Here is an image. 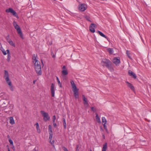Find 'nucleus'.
<instances>
[{
	"label": "nucleus",
	"mask_w": 151,
	"mask_h": 151,
	"mask_svg": "<svg viewBox=\"0 0 151 151\" xmlns=\"http://www.w3.org/2000/svg\"><path fill=\"white\" fill-rule=\"evenodd\" d=\"M37 55L33 54L32 55L33 62L35 61L34 64L36 72L38 76L41 75L42 72L41 70V66L40 62L37 59Z\"/></svg>",
	"instance_id": "nucleus-1"
},
{
	"label": "nucleus",
	"mask_w": 151,
	"mask_h": 151,
	"mask_svg": "<svg viewBox=\"0 0 151 151\" xmlns=\"http://www.w3.org/2000/svg\"><path fill=\"white\" fill-rule=\"evenodd\" d=\"M101 64L103 66H105L111 71L114 70L112 65L111 62L108 59H102L101 62Z\"/></svg>",
	"instance_id": "nucleus-2"
},
{
	"label": "nucleus",
	"mask_w": 151,
	"mask_h": 151,
	"mask_svg": "<svg viewBox=\"0 0 151 151\" xmlns=\"http://www.w3.org/2000/svg\"><path fill=\"white\" fill-rule=\"evenodd\" d=\"M70 83L72 87L73 91L74 92V96L76 98H78L79 97L78 92V89L77 88L76 85L74 83L73 81H71Z\"/></svg>",
	"instance_id": "nucleus-3"
},
{
	"label": "nucleus",
	"mask_w": 151,
	"mask_h": 151,
	"mask_svg": "<svg viewBox=\"0 0 151 151\" xmlns=\"http://www.w3.org/2000/svg\"><path fill=\"white\" fill-rule=\"evenodd\" d=\"M4 78L5 80L8 85L10 86L11 89L12 91L13 90L12 86V82L10 80L8 72L6 70H4Z\"/></svg>",
	"instance_id": "nucleus-4"
},
{
	"label": "nucleus",
	"mask_w": 151,
	"mask_h": 151,
	"mask_svg": "<svg viewBox=\"0 0 151 151\" xmlns=\"http://www.w3.org/2000/svg\"><path fill=\"white\" fill-rule=\"evenodd\" d=\"M13 24L15 29L17 30V32L18 34L22 38L23 34L21 29L19 26L15 21L13 22Z\"/></svg>",
	"instance_id": "nucleus-5"
},
{
	"label": "nucleus",
	"mask_w": 151,
	"mask_h": 151,
	"mask_svg": "<svg viewBox=\"0 0 151 151\" xmlns=\"http://www.w3.org/2000/svg\"><path fill=\"white\" fill-rule=\"evenodd\" d=\"M40 113L43 117V120L44 121L47 122L50 120V117L48 113L45 112V111L42 110L40 111Z\"/></svg>",
	"instance_id": "nucleus-6"
},
{
	"label": "nucleus",
	"mask_w": 151,
	"mask_h": 151,
	"mask_svg": "<svg viewBox=\"0 0 151 151\" xmlns=\"http://www.w3.org/2000/svg\"><path fill=\"white\" fill-rule=\"evenodd\" d=\"M6 12L7 13H11L15 17H16L17 15L16 12L14 11L12 8H11L6 9Z\"/></svg>",
	"instance_id": "nucleus-7"
},
{
	"label": "nucleus",
	"mask_w": 151,
	"mask_h": 151,
	"mask_svg": "<svg viewBox=\"0 0 151 151\" xmlns=\"http://www.w3.org/2000/svg\"><path fill=\"white\" fill-rule=\"evenodd\" d=\"M113 62L116 65H117L120 63V58L115 57L113 59Z\"/></svg>",
	"instance_id": "nucleus-8"
},
{
	"label": "nucleus",
	"mask_w": 151,
	"mask_h": 151,
	"mask_svg": "<svg viewBox=\"0 0 151 151\" xmlns=\"http://www.w3.org/2000/svg\"><path fill=\"white\" fill-rule=\"evenodd\" d=\"M86 8L87 6L85 4H82L79 6V9L81 11H84Z\"/></svg>",
	"instance_id": "nucleus-9"
},
{
	"label": "nucleus",
	"mask_w": 151,
	"mask_h": 151,
	"mask_svg": "<svg viewBox=\"0 0 151 151\" xmlns=\"http://www.w3.org/2000/svg\"><path fill=\"white\" fill-rule=\"evenodd\" d=\"M48 132L49 134V139L51 140L52 137V127L51 125L48 126Z\"/></svg>",
	"instance_id": "nucleus-10"
},
{
	"label": "nucleus",
	"mask_w": 151,
	"mask_h": 151,
	"mask_svg": "<svg viewBox=\"0 0 151 151\" xmlns=\"http://www.w3.org/2000/svg\"><path fill=\"white\" fill-rule=\"evenodd\" d=\"M54 84L52 83L51 84V88H50V91L51 93V96L52 97H54L55 96V88H54Z\"/></svg>",
	"instance_id": "nucleus-11"
},
{
	"label": "nucleus",
	"mask_w": 151,
	"mask_h": 151,
	"mask_svg": "<svg viewBox=\"0 0 151 151\" xmlns=\"http://www.w3.org/2000/svg\"><path fill=\"white\" fill-rule=\"evenodd\" d=\"M96 25L93 23L91 24L89 26V29L90 31L94 33L95 32V27H96Z\"/></svg>",
	"instance_id": "nucleus-12"
},
{
	"label": "nucleus",
	"mask_w": 151,
	"mask_h": 151,
	"mask_svg": "<svg viewBox=\"0 0 151 151\" xmlns=\"http://www.w3.org/2000/svg\"><path fill=\"white\" fill-rule=\"evenodd\" d=\"M128 74L129 75L131 76V77H132L134 79H136L137 78V76L131 70H129L128 71Z\"/></svg>",
	"instance_id": "nucleus-13"
},
{
	"label": "nucleus",
	"mask_w": 151,
	"mask_h": 151,
	"mask_svg": "<svg viewBox=\"0 0 151 151\" xmlns=\"http://www.w3.org/2000/svg\"><path fill=\"white\" fill-rule=\"evenodd\" d=\"M83 103L85 105H88V104L87 101V99L86 98L84 95H83Z\"/></svg>",
	"instance_id": "nucleus-14"
},
{
	"label": "nucleus",
	"mask_w": 151,
	"mask_h": 151,
	"mask_svg": "<svg viewBox=\"0 0 151 151\" xmlns=\"http://www.w3.org/2000/svg\"><path fill=\"white\" fill-rule=\"evenodd\" d=\"M6 51L7 52V53L8 55L7 60L8 62H9L10 61V60L11 58V54L9 52V50H6Z\"/></svg>",
	"instance_id": "nucleus-15"
},
{
	"label": "nucleus",
	"mask_w": 151,
	"mask_h": 151,
	"mask_svg": "<svg viewBox=\"0 0 151 151\" xmlns=\"http://www.w3.org/2000/svg\"><path fill=\"white\" fill-rule=\"evenodd\" d=\"M97 32L99 34V35L101 36L104 37L106 38L107 40H108V38L103 33L99 31H98Z\"/></svg>",
	"instance_id": "nucleus-16"
},
{
	"label": "nucleus",
	"mask_w": 151,
	"mask_h": 151,
	"mask_svg": "<svg viewBox=\"0 0 151 151\" xmlns=\"http://www.w3.org/2000/svg\"><path fill=\"white\" fill-rule=\"evenodd\" d=\"M126 83L127 84L128 86L131 89L133 90L134 89V87L132 84L127 81H126Z\"/></svg>",
	"instance_id": "nucleus-17"
},
{
	"label": "nucleus",
	"mask_w": 151,
	"mask_h": 151,
	"mask_svg": "<svg viewBox=\"0 0 151 151\" xmlns=\"http://www.w3.org/2000/svg\"><path fill=\"white\" fill-rule=\"evenodd\" d=\"M35 125L36 126V128L37 132L39 133H40L41 132V131L40 128V127L38 123V122H36Z\"/></svg>",
	"instance_id": "nucleus-18"
},
{
	"label": "nucleus",
	"mask_w": 151,
	"mask_h": 151,
	"mask_svg": "<svg viewBox=\"0 0 151 151\" xmlns=\"http://www.w3.org/2000/svg\"><path fill=\"white\" fill-rule=\"evenodd\" d=\"M107 148V143H105L103 145L102 151H106Z\"/></svg>",
	"instance_id": "nucleus-19"
},
{
	"label": "nucleus",
	"mask_w": 151,
	"mask_h": 151,
	"mask_svg": "<svg viewBox=\"0 0 151 151\" xmlns=\"http://www.w3.org/2000/svg\"><path fill=\"white\" fill-rule=\"evenodd\" d=\"M62 76H65L68 74V73L66 70H63L62 71Z\"/></svg>",
	"instance_id": "nucleus-20"
},
{
	"label": "nucleus",
	"mask_w": 151,
	"mask_h": 151,
	"mask_svg": "<svg viewBox=\"0 0 151 151\" xmlns=\"http://www.w3.org/2000/svg\"><path fill=\"white\" fill-rule=\"evenodd\" d=\"M96 119L97 121L99 123H101L100 119L99 118V115L97 113L96 114Z\"/></svg>",
	"instance_id": "nucleus-21"
},
{
	"label": "nucleus",
	"mask_w": 151,
	"mask_h": 151,
	"mask_svg": "<svg viewBox=\"0 0 151 151\" xmlns=\"http://www.w3.org/2000/svg\"><path fill=\"white\" fill-rule=\"evenodd\" d=\"M10 123L12 124H14V121L13 117H11L10 118Z\"/></svg>",
	"instance_id": "nucleus-22"
},
{
	"label": "nucleus",
	"mask_w": 151,
	"mask_h": 151,
	"mask_svg": "<svg viewBox=\"0 0 151 151\" xmlns=\"http://www.w3.org/2000/svg\"><path fill=\"white\" fill-rule=\"evenodd\" d=\"M102 123L103 124H106L107 122L106 120L104 117H103L102 118Z\"/></svg>",
	"instance_id": "nucleus-23"
},
{
	"label": "nucleus",
	"mask_w": 151,
	"mask_h": 151,
	"mask_svg": "<svg viewBox=\"0 0 151 151\" xmlns=\"http://www.w3.org/2000/svg\"><path fill=\"white\" fill-rule=\"evenodd\" d=\"M63 124L64 128L65 129L66 128V124L65 122V119L64 118L63 119Z\"/></svg>",
	"instance_id": "nucleus-24"
},
{
	"label": "nucleus",
	"mask_w": 151,
	"mask_h": 151,
	"mask_svg": "<svg viewBox=\"0 0 151 151\" xmlns=\"http://www.w3.org/2000/svg\"><path fill=\"white\" fill-rule=\"evenodd\" d=\"M56 78H57V81L58 83V85H59L60 87H61V88L62 87V84H61V83H60V82L59 79V78H58V77H56Z\"/></svg>",
	"instance_id": "nucleus-25"
},
{
	"label": "nucleus",
	"mask_w": 151,
	"mask_h": 151,
	"mask_svg": "<svg viewBox=\"0 0 151 151\" xmlns=\"http://www.w3.org/2000/svg\"><path fill=\"white\" fill-rule=\"evenodd\" d=\"M8 42L11 45L14 47H15V44L11 40L10 41H9Z\"/></svg>",
	"instance_id": "nucleus-26"
},
{
	"label": "nucleus",
	"mask_w": 151,
	"mask_h": 151,
	"mask_svg": "<svg viewBox=\"0 0 151 151\" xmlns=\"http://www.w3.org/2000/svg\"><path fill=\"white\" fill-rule=\"evenodd\" d=\"M85 18L88 21L90 22H92V21L90 20V18L89 16H86L85 17Z\"/></svg>",
	"instance_id": "nucleus-27"
},
{
	"label": "nucleus",
	"mask_w": 151,
	"mask_h": 151,
	"mask_svg": "<svg viewBox=\"0 0 151 151\" xmlns=\"http://www.w3.org/2000/svg\"><path fill=\"white\" fill-rule=\"evenodd\" d=\"M108 51L110 54H112L113 52V49L112 48H109L108 49Z\"/></svg>",
	"instance_id": "nucleus-28"
},
{
	"label": "nucleus",
	"mask_w": 151,
	"mask_h": 151,
	"mask_svg": "<svg viewBox=\"0 0 151 151\" xmlns=\"http://www.w3.org/2000/svg\"><path fill=\"white\" fill-rule=\"evenodd\" d=\"M127 55L128 57L130 59H132V58L131 57V56L130 55V53L129 51L127 50Z\"/></svg>",
	"instance_id": "nucleus-29"
},
{
	"label": "nucleus",
	"mask_w": 151,
	"mask_h": 151,
	"mask_svg": "<svg viewBox=\"0 0 151 151\" xmlns=\"http://www.w3.org/2000/svg\"><path fill=\"white\" fill-rule=\"evenodd\" d=\"M6 39L7 40L8 42L9 41H10L11 40L9 39V35H8L6 37Z\"/></svg>",
	"instance_id": "nucleus-30"
},
{
	"label": "nucleus",
	"mask_w": 151,
	"mask_h": 151,
	"mask_svg": "<svg viewBox=\"0 0 151 151\" xmlns=\"http://www.w3.org/2000/svg\"><path fill=\"white\" fill-rule=\"evenodd\" d=\"M1 51L2 52H3V54L4 55H6L7 54L6 52V51H5V50L4 49H2V50H1Z\"/></svg>",
	"instance_id": "nucleus-31"
},
{
	"label": "nucleus",
	"mask_w": 151,
	"mask_h": 151,
	"mask_svg": "<svg viewBox=\"0 0 151 151\" xmlns=\"http://www.w3.org/2000/svg\"><path fill=\"white\" fill-rule=\"evenodd\" d=\"M106 124H103V126H104V129L106 130V132H108V130L107 129V128L106 126L105 125Z\"/></svg>",
	"instance_id": "nucleus-32"
},
{
	"label": "nucleus",
	"mask_w": 151,
	"mask_h": 151,
	"mask_svg": "<svg viewBox=\"0 0 151 151\" xmlns=\"http://www.w3.org/2000/svg\"><path fill=\"white\" fill-rule=\"evenodd\" d=\"M9 143H10V144L13 145V142L12 139H9Z\"/></svg>",
	"instance_id": "nucleus-33"
},
{
	"label": "nucleus",
	"mask_w": 151,
	"mask_h": 151,
	"mask_svg": "<svg viewBox=\"0 0 151 151\" xmlns=\"http://www.w3.org/2000/svg\"><path fill=\"white\" fill-rule=\"evenodd\" d=\"M56 119V117L55 115H54L53 116V122H55V120Z\"/></svg>",
	"instance_id": "nucleus-34"
},
{
	"label": "nucleus",
	"mask_w": 151,
	"mask_h": 151,
	"mask_svg": "<svg viewBox=\"0 0 151 151\" xmlns=\"http://www.w3.org/2000/svg\"><path fill=\"white\" fill-rule=\"evenodd\" d=\"M51 55L53 58H55V55L53 52H51Z\"/></svg>",
	"instance_id": "nucleus-35"
},
{
	"label": "nucleus",
	"mask_w": 151,
	"mask_h": 151,
	"mask_svg": "<svg viewBox=\"0 0 151 151\" xmlns=\"http://www.w3.org/2000/svg\"><path fill=\"white\" fill-rule=\"evenodd\" d=\"M63 149L64 151H68L67 149L64 147H63Z\"/></svg>",
	"instance_id": "nucleus-36"
},
{
	"label": "nucleus",
	"mask_w": 151,
	"mask_h": 151,
	"mask_svg": "<svg viewBox=\"0 0 151 151\" xmlns=\"http://www.w3.org/2000/svg\"><path fill=\"white\" fill-rule=\"evenodd\" d=\"M53 127H56L57 126V124H56V123H55L54 122H53Z\"/></svg>",
	"instance_id": "nucleus-37"
},
{
	"label": "nucleus",
	"mask_w": 151,
	"mask_h": 151,
	"mask_svg": "<svg viewBox=\"0 0 151 151\" xmlns=\"http://www.w3.org/2000/svg\"><path fill=\"white\" fill-rule=\"evenodd\" d=\"M91 110L93 111H95V110L94 108L93 107H92L91 108Z\"/></svg>",
	"instance_id": "nucleus-38"
},
{
	"label": "nucleus",
	"mask_w": 151,
	"mask_h": 151,
	"mask_svg": "<svg viewBox=\"0 0 151 151\" xmlns=\"http://www.w3.org/2000/svg\"><path fill=\"white\" fill-rule=\"evenodd\" d=\"M64 80L66 79V77L65 76H62Z\"/></svg>",
	"instance_id": "nucleus-39"
},
{
	"label": "nucleus",
	"mask_w": 151,
	"mask_h": 151,
	"mask_svg": "<svg viewBox=\"0 0 151 151\" xmlns=\"http://www.w3.org/2000/svg\"><path fill=\"white\" fill-rule=\"evenodd\" d=\"M66 68V66L65 65H64L63 68L62 69L63 70H65V69Z\"/></svg>",
	"instance_id": "nucleus-40"
},
{
	"label": "nucleus",
	"mask_w": 151,
	"mask_h": 151,
	"mask_svg": "<svg viewBox=\"0 0 151 151\" xmlns=\"http://www.w3.org/2000/svg\"><path fill=\"white\" fill-rule=\"evenodd\" d=\"M102 136H103V139H105V136L104 134H102Z\"/></svg>",
	"instance_id": "nucleus-41"
},
{
	"label": "nucleus",
	"mask_w": 151,
	"mask_h": 151,
	"mask_svg": "<svg viewBox=\"0 0 151 151\" xmlns=\"http://www.w3.org/2000/svg\"><path fill=\"white\" fill-rule=\"evenodd\" d=\"M41 61L42 65H43V66H44V63H43V61L42 60H41Z\"/></svg>",
	"instance_id": "nucleus-42"
},
{
	"label": "nucleus",
	"mask_w": 151,
	"mask_h": 151,
	"mask_svg": "<svg viewBox=\"0 0 151 151\" xmlns=\"http://www.w3.org/2000/svg\"><path fill=\"white\" fill-rule=\"evenodd\" d=\"M7 138H9V139H10V137L9 136V135H8L7 136Z\"/></svg>",
	"instance_id": "nucleus-43"
},
{
	"label": "nucleus",
	"mask_w": 151,
	"mask_h": 151,
	"mask_svg": "<svg viewBox=\"0 0 151 151\" xmlns=\"http://www.w3.org/2000/svg\"><path fill=\"white\" fill-rule=\"evenodd\" d=\"M8 151H10V150L9 147L8 148Z\"/></svg>",
	"instance_id": "nucleus-44"
},
{
	"label": "nucleus",
	"mask_w": 151,
	"mask_h": 151,
	"mask_svg": "<svg viewBox=\"0 0 151 151\" xmlns=\"http://www.w3.org/2000/svg\"><path fill=\"white\" fill-rule=\"evenodd\" d=\"M36 80H34L33 81V83L34 84L35 83V82H36Z\"/></svg>",
	"instance_id": "nucleus-45"
},
{
	"label": "nucleus",
	"mask_w": 151,
	"mask_h": 151,
	"mask_svg": "<svg viewBox=\"0 0 151 151\" xmlns=\"http://www.w3.org/2000/svg\"><path fill=\"white\" fill-rule=\"evenodd\" d=\"M89 151H92V150H91V149H90L89 150Z\"/></svg>",
	"instance_id": "nucleus-46"
},
{
	"label": "nucleus",
	"mask_w": 151,
	"mask_h": 151,
	"mask_svg": "<svg viewBox=\"0 0 151 151\" xmlns=\"http://www.w3.org/2000/svg\"><path fill=\"white\" fill-rule=\"evenodd\" d=\"M35 151H37L36 150H35Z\"/></svg>",
	"instance_id": "nucleus-47"
}]
</instances>
